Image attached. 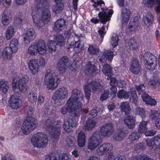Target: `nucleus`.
Returning a JSON list of instances; mask_svg holds the SVG:
<instances>
[{
    "label": "nucleus",
    "mask_w": 160,
    "mask_h": 160,
    "mask_svg": "<svg viewBox=\"0 0 160 160\" xmlns=\"http://www.w3.org/2000/svg\"><path fill=\"white\" fill-rule=\"evenodd\" d=\"M83 99L82 93L78 89H75L72 91L71 97L67 101V107L64 106L62 108L61 112L63 114H65L69 112L75 119L74 121L72 118H68L64 121L63 128L66 131H70V127H75L77 125L78 118L81 113H87L88 112V108H82V104L81 101Z\"/></svg>",
    "instance_id": "f257e3e1"
},
{
    "label": "nucleus",
    "mask_w": 160,
    "mask_h": 160,
    "mask_svg": "<svg viewBox=\"0 0 160 160\" xmlns=\"http://www.w3.org/2000/svg\"><path fill=\"white\" fill-rule=\"evenodd\" d=\"M114 129L112 123L105 124L100 128V131L95 132L88 139V148L93 150L102 142V137L108 138L112 135Z\"/></svg>",
    "instance_id": "f03ea898"
},
{
    "label": "nucleus",
    "mask_w": 160,
    "mask_h": 160,
    "mask_svg": "<svg viewBox=\"0 0 160 160\" xmlns=\"http://www.w3.org/2000/svg\"><path fill=\"white\" fill-rule=\"evenodd\" d=\"M41 8L33 9L31 14L35 26L39 28L42 27L45 23L48 22L51 18V12L48 8L43 9L41 16L39 14V10Z\"/></svg>",
    "instance_id": "7ed1b4c3"
},
{
    "label": "nucleus",
    "mask_w": 160,
    "mask_h": 160,
    "mask_svg": "<svg viewBox=\"0 0 160 160\" xmlns=\"http://www.w3.org/2000/svg\"><path fill=\"white\" fill-rule=\"evenodd\" d=\"M45 128L49 132L51 133L52 140L58 139L61 132V125L56 120L50 118L45 122Z\"/></svg>",
    "instance_id": "20e7f679"
},
{
    "label": "nucleus",
    "mask_w": 160,
    "mask_h": 160,
    "mask_svg": "<svg viewBox=\"0 0 160 160\" xmlns=\"http://www.w3.org/2000/svg\"><path fill=\"white\" fill-rule=\"evenodd\" d=\"M92 6L95 8H97L98 6L101 7L102 12H99L98 16L100 22L104 24L106 22L110 20L112 15L113 13V11L111 9L105 8L102 7L105 5V3L101 0H97L96 2L92 0Z\"/></svg>",
    "instance_id": "39448f33"
},
{
    "label": "nucleus",
    "mask_w": 160,
    "mask_h": 160,
    "mask_svg": "<svg viewBox=\"0 0 160 160\" xmlns=\"http://www.w3.org/2000/svg\"><path fill=\"white\" fill-rule=\"evenodd\" d=\"M38 125V122L35 118L28 116L24 120L18 134L19 135L29 134L36 128Z\"/></svg>",
    "instance_id": "423d86ee"
},
{
    "label": "nucleus",
    "mask_w": 160,
    "mask_h": 160,
    "mask_svg": "<svg viewBox=\"0 0 160 160\" xmlns=\"http://www.w3.org/2000/svg\"><path fill=\"white\" fill-rule=\"evenodd\" d=\"M59 82V78L55 76L54 73L50 70H47L45 75L44 83L48 90L55 89Z\"/></svg>",
    "instance_id": "0eeeda50"
},
{
    "label": "nucleus",
    "mask_w": 160,
    "mask_h": 160,
    "mask_svg": "<svg viewBox=\"0 0 160 160\" xmlns=\"http://www.w3.org/2000/svg\"><path fill=\"white\" fill-rule=\"evenodd\" d=\"M29 80V78L27 76H25L21 79L16 78L14 79L12 82V87L14 91L18 92L19 91L23 92L27 89L26 83Z\"/></svg>",
    "instance_id": "6e6552de"
},
{
    "label": "nucleus",
    "mask_w": 160,
    "mask_h": 160,
    "mask_svg": "<svg viewBox=\"0 0 160 160\" xmlns=\"http://www.w3.org/2000/svg\"><path fill=\"white\" fill-rule=\"evenodd\" d=\"M47 136L41 132H38L34 134L31 139L32 145L38 148H43L48 142Z\"/></svg>",
    "instance_id": "1a4fd4ad"
},
{
    "label": "nucleus",
    "mask_w": 160,
    "mask_h": 160,
    "mask_svg": "<svg viewBox=\"0 0 160 160\" xmlns=\"http://www.w3.org/2000/svg\"><path fill=\"white\" fill-rule=\"evenodd\" d=\"M18 42L17 39H13L10 42L9 47H6L3 50L2 56L4 60L11 58L13 53L17 52Z\"/></svg>",
    "instance_id": "9d476101"
},
{
    "label": "nucleus",
    "mask_w": 160,
    "mask_h": 160,
    "mask_svg": "<svg viewBox=\"0 0 160 160\" xmlns=\"http://www.w3.org/2000/svg\"><path fill=\"white\" fill-rule=\"evenodd\" d=\"M68 94L67 88L64 87H62L56 91L52 98L57 105H61L64 102L65 99L68 97Z\"/></svg>",
    "instance_id": "9b49d317"
},
{
    "label": "nucleus",
    "mask_w": 160,
    "mask_h": 160,
    "mask_svg": "<svg viewBox=\"0 0 160 160\" xmlns=\"http://www.w3.org/2000/svg\"><path fill=\"white\" fill-rule=\"evenodd\" d=\"M103 86L98 81H92L86 83L83 87L85 97L88 99L91 96V91H100Z\"/></svg>",
    "instance_id": "f8f14e48"
},
{
    "label": "nucleus",
    "mask_w": 160,
    "mask_h": 160,
    "mask_svg": "<svg viewBox=\"0 0 160 160\" xmlns=\"http://www.w3.org/2000/svg\"><path fill=\"white\" fill-rule=\"evenodd\" d=\"M45 64V59L42 58H40L39 60L32 59L29 60L28 66L31 72L33 75L36 74L39 69V66H44Z\"/></svg>",
    "instance_id": "ddd939ff"
},
{
    "label": "nucleus",
    "mask_w": 160,
    "mask_h": 160,
    "mask_svg": "<svg viewBox=\"0 0 160 160\" xmlns=\"http://www.w3.org/2000/svg\"><path fill=\"white\" fill-rule=\"evenodd\" d=\"M146 145L152 152L159 151L160 150V134H158L154 138L146 140Z\"/></svg>",
    "instance_id": "4468645a"
},
{
    "label": "nucleus",
    "mask_w": 160,
    "mask_h": 160,
    "mask_svg": "<svg viewBox=\"0 0 160 160\" xmlns=\"http://www.w3.org/2000/svg\"><path fill=\"white\" fill-rule=\"evenodd\" d=\"M149 56V53H146L144 54V62L145 63V67L147 68L150 70H153L157 66V59L154 57L153 58L149 57L148 60L147 58Z\"/></svg>",
    "instance_id": "2eb2a0df"
},
{
    "label": "nucleus",
    "mask_w": 160,
    "mask_h": 160,
    "mask_svg": "<svg viewBox=\"0 0 160 160\" xmlns=\"http://www.w3.org/2000/svg\"><path fill=\"white\" fill-rule=\"evenodd\" d=\"M9 103L10 106L12 109H17L20 108L22 105V101L19 97L16 94L11 95Z\"/></svg>",
    "instance_id": "dca6fc26"
},
{
    "label": "nucleus",
    "mask_w": 160,
    "mask_h": 160,
    "mask_svg": "<svg viewBox=\"0 0 160 160\" xmlns=\"http://www.w3.org/2000/svg\"><path fill=\"white\" fill-rule=\"evenodd\" d=\"M113 146L110 143H104L100 146L96 150L97 154L99 155H103L108 151L112 150Z\"/></svg>",
    "instance_id": "f3484780"
},
{
    "label": "nucleus",
    "mask_w": 160,
    "mask_h": 160,
    "mask_svg": "<svg viewBox=\"0 0 160 160\" xmlns=\"http://www.w3.org/2000/svg\"><path fill=\"white\" fill-rule=\"evenodd\" d=\"M12 15L11 11L6 9L2 15V22L3 25L8 26L12 21Z\"/></svg>",
    "instance_id": "a211bd4d"
},
{
    "label": "nucleus",
    "mask_w": 160,
    "mask_h": 160,
    "mask_svg": "<svg viewBox=\"0 0 160 160\" xmlns=\"http://www.w3.org/2000/svg\"><path fill=\"white\" fill-rule=\"evenodd\" d=\"M36 35L33 28L28 29L25 33L24 36V40L26 43H29L35 38Z\"/></svg>",
    "instance_id": "6ab92c4d"
},
{
    "label": "nucleus",
    "mask_w": 160,
    "mask_h": 160,
    "mask_svg": "<svg viewBox=\"0 0 160 160\" xmlns=\"http://www.w3.org/2000/svg\"><path fill=\"white\" fill-rule=\"evenodd\" d=\"M66 21L63 19H58L54 24L53 31L56 32H60L66 27Z\"/></svg>",
    "instance_id": "aec40b11"
},
{
    "label": "nucleus",
    "mask_w": 160,
    "mask_h": 160,
    "mask_svg": "<svg viewBox=\"0 0 160 160\" xmlns=\"http://www.w3.org/2000/svg\"><path fill=\"white\" fill-rule=\"evenodd\" d=\"M131 12L130 10L127 8L122 9L121 11V20L123 24H127L130 18Z\"/></svg>",
    "instance_id": "412c9836"
},
{
    "label": "nucleus",
    "mask_w": 160,
    "mask_h": 160,
    "mask_svg": "<svg viewBox=\"0 0 160 160\" xmlns=\"http://www.w3.org/2000/svg\"><path fill=\"white\" fill-rule=\"evenodd\" d=\"M36 44L37 53L41 55H45L47 53V47L44 41L40 40Z\"/></svg>",
    "instance_id": "4be33fe9"
},
{
    "label": "nucleus",
    "mask_w": 160,
    "mask_h": 160,
    "mask_svg": "<svg viewBox=\"0 0 160 160\" xmlns=\"http://www.w3.org/2000/svg\"><path fill=\"white\" fill-rule=\"evenodd\" d=\"M140 69V65L138 60L134 59L131 63L129 71L135 74L139 73Z\"/></svg>",
    "instance_id": "5701e85b"
},
{
    "label": "nucleus",
    "mask_w": 160,
    "mask_h": 160,
    "mask_svg": "<svg viewBox=\"0 0 160 160\" xmlns=\"http://www.w3.org/2000/svg\"><path fill=\"white\" fill-rule=\"evenodd\" d=\"M143 22L144 25L148 27L151 24L153 21V16L150 12H147L143 14Z\"/></svg>",
    "instance_id": "b1692460"
},
{
    "label": "nucleus",
    "mask_w": 160,
    "mask_h": 160,
    "mask_svg": "<svg viewBox=\"0 0 160 160\" xmlns=\"http://www.w3.org/2000/svg\"><path fill=\"white\" fill-rule=\"evenodd\" d=\"M127 132L124 129L118 130L113 136L114 139L117 141L122 140L127 134Z\"/></svg>",
    "instance_id": "393cba45"
},
{
    "label": "nucleus",
    "mask_w": 160,
    "mask_h": 160,
    "mask_svg": "<svg viewBox=\"0 0 160 160\" xmlns=\"http://www.w3.org/2000/svg\"><path fill=\"white\" fill-rule=\"evenodd\" d=\"M124 121L129 128L132 129L134 127L135 121V118L132 116H127L124 118Z\"/></svg>",
    "instance_id": "a878e982"
},
{
    "label": "nucleus",
    "mask_w": 160,
    "mask_h": 160,
    "mask_svg": "<svg viewBox=\"0 0 160 160\" xmlns=\"http://www.w3.org/2000/svg\"><path fill=\"white\" fill-rule=\"evenodd\" d=\"M96 122L95 120L92 118H88L84 126L85 130L89 131L91 130L95 127Z\"/></svg>",
    "instance_id": "bb28decb"
},
{
    "label": "nucleus",
    "mask_w": 160,
    "mask_h": 160,
    "mask_svg": "<svg viewBox=\"0 0 160 160\" xmlns=\"http://www.w3.org/2000/svg\"><path fill=\"white\" fill-rule=\"evenodd\" d=\"M142 98L146 104L151 106H154L157 103L156 101L153 99H151L148 94L143 93L141 94Z\"/></svg>",
    "instance_id": "cd10ccee"
},
{
    "label": "nucleus",
    "mask_w": 160,
    "mask_h": 160,
    "mask_svg": "<svg viewBox=\"0 0 160 160\" xmlns=\"http://www.w3.org/2000/svg\"><path fill=\"white\" fill-rule=\"evenodd\" d=\"M80 42L79 40L77 42H72V44H70L67 48L68 49H70V51H73L76 53H78L79 51Z\"/></svg>",
    "instance_id": "c85d7f7f"
},
{
    "label": "nucleus",
    "mask_w": 160,
    "mask_h": 160,
    "mask_svg": "<svg viewBox=\"0 0 160 160\" xmlns=\"http://www.w3.org/2000/svg\"><path fill=\"white\" fill-rule=\"evenodd\" d=\"M119 40L118 36L116 33L112 34L111 38L110 44L113 47L112 50L114 51V48L118 45V42Z\"/></svg>",
    "instance_id": "c756f323"
},
{
    "label": "nucleus",
    "mask_w": 160,
    "mask_h": 160,
    "mask_svg": "<svg viewBox=\"0 0 160 160\" xmlns=\"http://www.w3.org/2000/svg\"><path fill=\"white\" fill-rule=\"evenodd\" d=\"M9 88V84L4 80H0V90L4 93L7 92Z\"/></svg>",
    "instance_id": "7c9ffc66"
},
{
    "label": "nucleus",
    "mask_w": 160,
    "mask_h": 160,
    "mask_svg": "<svg viewBox=\"0 0 160 160\" xmlns=\"http://www.w3.org/2000/svg\"><path fill=\"white\" fill-rule=\"evenodd\" d=\"M147 125V122L144 121L140 122L138 127V132L141 134L144 133L148 129Z\"/></svg>",
    "instance_id": "2f4dec72"
},
{
    "label": "nucleus",
    "mask_w": 160,
    "mask_h": 160,
    "mask_svg": "<svg viewBox=\"0 0 160 160\" xmlns=\"http://www.w3.org/2000/svg\"><path fill=\"white\" fill-rule=\"evenodd\" d=\"M140 138V134L137 132H134L131 133L129 136L128 140L131 143H133L137 141Z\"/></svg>",
    "instance_id": "473e14b6"
},
{
    "label": "nucleus",
    "mask_w": 160,
    "mask_h": 160,
    "mask_svg": "<svg viewBox=\"0 0 160 160\" xmlns=\"http://www.w3.org/2000/svg\"><path fill=\"white\" fill-rule=\"evenodd\" d=\"M97 70L94 65L91 63V61H88L87 63L86 67V69L85 72H86L88 71L89 73H92L95 72Z\"/></svg>",
    "instance_id": "72a5a7b5"
},
{
    "label": "nucleus",
    "mask_w": 160,
    "mask_h": 160,
    "mask_svg": "<svg viewBox=\"0 0 160 160\" xmlns=\"http://www.w3.org/2000/svg\"><path fill=\"white\" fill-rule=\"evenodd\" d=\"M102 71L106 76H110L112 73V69L108 64H105L102 68Z\"/></svg>",
    "instance_id": "f704fd0d"
},
{
    "label": "nucleus",
    "mask_w": 160,
    "mask_h": 160,
    "mask_svg": "<svg viewBox=\"0 0 160 160\" xmlns=\"http://www.w3.org/2000/svg\"><path fill=\"white\" fill-rule=\"evenodd\" d=\"M15 33L14 28L12 26H9L6 31V39L9 40L11 39Z\"/></svg>",
    "instance_id": "c9c22d12"
},
{
    "label": "nucleus",
    "mask_w": 160,
    "mask_h": 160,
    "mask_svg": "<svg viewBox=\"0 0 160 160\" xmlns=\"http://www.w3.org/2000/svg\"><path fill=\"white\" fill-rule=\"evenodd\" d=\"M120 107L122 112H125V114H128L131 110V108L127 102H123L121 103Z\"/></svg>",
    "instance_id": "e433bc0d"
},
{
    "label": "nucleus",
    "mask_w": 160,
    "mask_h": 160,
    "mask_svg": "<svg viewBox=\"0 0 160 160\" xmlns=\"http://www.w3.org/2000/svg\"><path fill=\"white\" fill-rule=\"evenodd\" d=\"M117 96L119 98L128 99L130 96V93L123 90H121L118 92Z\"/></svg>",
    "instance_id": "4c0bfd02"
},
{
    "label": "nucleus",
    "mask_w": 160,
    "mask_h": 160,
    "mask_svg": "<svg viewBox=\"0 0 160 160\" xmlns=\"http://www.w3.org/2000/svg\"><path fill=\"white\" fill-rule=\"evenodd\" d=\"M160 113L159 111L155 110H151L149 118L152 121H155L159 118Z\"/></svg>",
    "instance_id": "58836bf2"
},
{
    "label": "nucleus",
    "mask_w": 160,
    "mask_h": 160,
    "mask_svg": "<svg viewBox=\"0 0 160 160\" xmlns=\"http://www.w3.org/2000/svg\"><path fill=\"white\" fill-rule=\"evenodd\" d=\"M58 44L54 41H49L48 43V51L52 53L55 52L56 50V46Z\"/></svg>",
    "instance_id": "ea45409f"
},
{
    "label": "nucleus",
    "mask_w": 160,
    "mask_h": 160,
    "mask_svg": "<svg viewBox=\"0 0 160 160\" xmlns=\"http://www.w3.org/2000/svg\"><path fill=\"white\" fill-rule=\"evenodd\" d=\"M37 51L36 43L33 44L29 47L28 50V53L32 56L36 55Z\"/></svg>",
    "instance_id": "a19ab883"
},
{
    "label": "nucleus",
    "mask_w": 160,
    "mask_h": 160,
    "mask_svg": "<svg viewBox=\"0 0 160 160\" xmlns=\"http://www.w3.org/2000/svg\"><path fill=\"white\" fill-rule=\"evenodd\" d=\"M88 52L92 55L97 54L99 51L98 47L95 45H89L88 49Z\"/></svg>",
    "instance_id": "79ce46f5"
},
{
    "label": "nucleus",
    "mask_w": 160,
    "mask_h": 160,
    "mask_svg": "<svg viewBox=\"0 0 160 160\" xmlns=\"http://www.w3.org/2000/svg\"><path fill=\"white\" fill-rule=\"evenodd\" d=\"M56 4V5H54L52 7V10L54 12L58 14L62 12L64 8V5L63 3Z\"/></svg>",
    "instance_id": "37998d69"
},
{
    "label": "nucleus",
    "mask_w": 160,
    "mask_h": 160,
    "mask_svg": "<svg viewBox=\"0 0 160 160\" xmlns=\"http://www.w3.org/2000/svg\"><path fill=\"white\" fill-rule=\"evenodd\" d=\"M35 1L37 3V5L35 7L34 10L45 8V6L47 7V6H48L47 0H35Z\"/></svg>",
    "instance_id": "c03bdc74"
},
{
    "label": "nucleus",
    "mask_w": 160,
    "mask_h": 160,
    "mask_svg": "<svg viewBox=\"0 0 160 160\" xmlns=\"http://www.w3.org/2000/svg\"><path fill=\"white\" fill-rule=\"evenodd\" d=\"M75 141V138L71 136H68L66 139L67 146L70 148L74 146Z\"/></svg>",
    "instance_id": "a18cd8bd"
},
{
    "label": "nucleus",
    "mask_w": 160,
    "mask_h": 160,
    "mask_svg": "<svg viewBox=\"0 0 160 160\" xmlns=\"http://www.w3.org/2000/svg\"><path fill=\"white\" fill-rule=\"evenodd\" d=\"M28 100L32 102H36L37 100V94L33 91H31L27 96Z\"/></svg>",
    "instance_id": "49530a36"
},
{
    "label": "nucleus",
    "mask_w": 160,
    "mask_h": 160,
    "mask_svg": "<svg viewBox=\"0 0 160 160\" xmlns=\"http://www.w3.org/2000/svg\"><path fill=\"white\" fill-rule=\"evenodd\" d=\"M113 52L110 50H105L103 52V55L106 59L109 61H111L113 57Z\"/></svg>",
    "instance_id": "de8ad7c7"
},
{
    "label": "nucleus",
    "mask_w": 160,
    "mask_h": 160,
    "mask_svg": "<svg viewBox=\"0 0 160 160\" xmlns=\"http://www.w3.org/2000/svg\"><path fill=\"white\" fill-rule=\"evenodd\" d=\"M128 45L130 49L133 51L138 49L137 44L133 38H131L128 42Z\"/></svg>",
    "instance_id": "09e8293b"
},
{
    "label": "nucleus",
    "mask_w": 160,
    "mask_h": 160,
    "mask_svg": "<svg viewBox=\"0 0 160 160\" xmlns=\"http://www.w3.org/2000/svg\"><path fill=\"white\" fill-rule=\"evenodd\" d=\"M135 113L136 114L139 115L142 119L145 118L146 113L145 110L142 108L137 107L135 110Z\"/></svg>",
    "instance_id": "8fccbe9b"
},
{
    "label": "nucleus",
    "mask_w": 160,
    "mask_h": 160,
    "mask_svg": "<svg viewBox=\"0 0 160 160\" xmlns=\"http://www.w3.org/2000/svg\"><path fill=\"white\" fill-rule=\"evenodd\" d=\"M57 42L56 43L60 46H62L64 44L65 39L62 35H58L56 36L55 39Z\"/></svg>",
    "instance_id": "3c124183"
},
{
    "label": "nucleus",
    "mask_w": 160,
    "mask_h": 160,
    "mask_svg": "<svg viewBox=\"0 0 160 160\" xmlns=\"http://www.w3.org/2000/svg\"><path fill=\"white\" fill-rule=\"evenodd\" d=\"M68 68L67 65L58 64L57 68L60 74H63L65 73Z\"/></svg>",
    "instance_id": "603ef678"
},
{
    "label": "nucleus",
    "mask_w": 160,
    "mask_h": 160,
    "mask_svg": "<svg viewBox=\"0 0 160 160\" xmlns=\"http://www.w3.org/2000/svg\"><path fill=\"white\" fill-rule=\"evenodd\" d=\"M138 28L137 23L135 22H132L129 24L127 30H128L130 32H134L137 30Z\"/></svg>",
    "instance_id": "864d4df0"
},
{
    "label": "nucleus",
    "mask_w": 160,
    "mask_h": 160,
    "mask_svg": "<svg viewBox=\"0 0 160 160\" xmlns=\"http://www.w3.org/2000/svg\"><path fill=\"white\" fill-rule=\"evenodd\" d=\"M69 62L68 58L66 56H63L60 58L58 64L67 65V63Z\"/></svg>",
    "instance_id": "5fc2aeb1"
},
{
    "label": "nucleus",
    "mask_w": 160,
    "mask_h": 160,
    "mask_svg": "<svg viewBox=\"0 0 160 160\" xmlns=\"http://www.w3.org/2000/svg\"><path fill=\"white\" fill-rule=\"evenodd\" d=\"M145 148L146 146L143 143H138L135 145L134 147L135 150L137 152H139L141 149H144Z\"/></svg>",
    "instance_id": "6e6d98bb"
},
{
    "label": "nucleus",
    "mask_w": 160,
    "mask_h": 160,
    "mask_svg": "<svg viewBox=\"0 0 160 160\" xmlns=\"http://www.w3.org/2000/svg\"><path fill=\"white\" fill-rule=\"evenodd\" d=\"M109 94V92L108 90H106L103 92L100 97V99L102 101H103L107 99Z\"/></svg>",
    "instance_id": "4d7b16f0"
},
{
    "label": "nucleus",
    "mask_w": 160,
    "mask_h": 160,
    "mask_svg": "<svg viewBox=\"0 0 160 160\" xmlns=\"http://www.w3.org/2000/svg\"><path fill=\"white\" fill-rule=\"evenodd\" d=\"M69 68L71 71L74 72H76L78 70V67L75 61L70 62Z\"/></svg>",
    "instance_id": "13d9d810"
},
{
    "label": "nucleus",
    "mask_w": 160,
    "mask_h": 160,
    "mask_svg": "<svg viewBox=\"0 0 160 160\" xmlns=\"http://www.w3.org/2000/svg\"><path fill=\"white\" fill-rule=\"evenodd\" d=\"M98 32L100 37L103 38L106 33L105 26L102 25L101 28H99L98 30Z\"/></svg>",
    "instance_id": "bf43d9fd"
},
{
    "label": "nucleus",
    "mask_w": 160,
    "mask_h": 160,
    "mask_svg": "<svg viewBox=\"0 0 160 160\" xmlns=\"http://www.w3.org/2000/svg\"><path fill=\"white\" fill-rule=\"evenodd\" d=\"M136 88L139 94L143 92L145 89V87L144 84H141L138 86H136Z\"/></svg>",
    "instance_id": "052dcab7"
},
{
    "label": "nucleus",
    "mask_w": 160,
    "mask_h": 160,
    "mask_svg": "<svg viewBox=\"0 0 160 160\" xmlns=\"http://www.w3.org/2000/svg\"><path fill=\"white\" fill-rule=\"evenodd\" d=\"M134 160H152V159L146 155L140 156L138 157H133Z\"/></svg>",
    "instance_id": "680f3d73"
},
{
    "label": "nucleus",
    "mask_w": 160,
    "mask_h": 160,
    "mask_svg": "<svg viewBox=\"0 0 160 160\" xmlns=\"http://www.w3.org/2000/svg\"><path fill=\"white\" fill-rule=\"evenodd\" d=\"M25 112L27 115H31L33 113V109L31 106L28 105L26 107Z\"/></svg>",
    "instance_id": "e2e57ef3"
},
{
    "label": "nucleus",
    "mask_w": 160,
    "mask_h": 160,
    "mask_svg": "<svg viewBox=\"0 0 160 160\" xmlns=\"http://www.w3.org/2000/svg\"><path fill=\"white\" fill-rule=\"evenodd\" d=\"M159 83L160 85V81L159 80L158 81L156 79H155L153 78L150 79L148 82V84L153 86H155L157 83Z\"/></svg>",
    "instance_id": "0e129e2a"
},
{
    "label": "nucleus",
    "mask_w": 160,
    "mask_h": 160,
    "mask_svg": "<svg viewBox=\"0 0 160 160\" xmlns=\"http://www.w3.org/2000/svg\"><path fill=\"white\" fill-rule=\"evenodd\" d=\"M86 143V140L78 139V145L80 148L84 147Z\"/></svg>",
    "instance_id": "69168bd1"
},
{
    "label": "nucleus",
    "mask_w": 160,
    "mask_h": 160,
    "mask_svg": "<svg viewBox=\"0 0 160 160\" xmlns=\"http://www.w3.org/2000/svg\"><path fill=\"white\" fill-rule=\"evenodd\" d=\"M114 156L112 152H111L108 153V155H107L104 158V160H113L115 159Z\"/></svg>",
    "instance_id": "338daca9"
},
{
    "label": "nucleus",
    "mask_w": 160,
    "mask_h": 160,
    "mask_svg": "<svg viewBox=\"0 0 160 160\" xmlns=\"http://www.w3.org/2000/svg\"><path fill=\"white\" fill-rule=\"evenodd\" d=\"M2 2L4 7H9L11 5V0H2Z\"/></svg>",
    "instance_id": "774afa93"
}]
</instances>
